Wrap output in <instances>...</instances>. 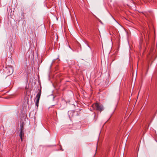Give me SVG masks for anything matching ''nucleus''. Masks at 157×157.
Here are the masks:
<instances>
[{
    "label": "nucleus",
    "instance_id": "4",
    "mask_svg": "<svg viewBox=\"0 0 157 157\" xmlns=\"http://www.w3.org/2000/svg\"><path fill=\"white\" fill-rule=\"evenodd\" d=\"M13 71V68L12 67H7L6 69V72L8 75H11Z\"/></svg>",
    "mask_w": 157,
    "mask_h": 157
},
{
    "label": "nucleus",
    "instance_id": "2",
    "mask_svg": "<svg viewBox=\"0 0 157 157\" xmlns=\"http://www.w3.org/2000/svg\"><path fill=\"white\" fill-rule=\"evenodd\" d=\"M41 90L40 89L39 90V91L38 93L37 94V95H36V101L35 102V104L37 106V107L38 106V104L39 103V100L40 98V95H41Z\"/></svg>",
    "mask_w": 157,
    "mask_h": 157
},
{
    "label": "nucleus",
    "instance_id": "3",
    "mask_svg": "<svg viewBox=\"0 0 157 157\" xmlns=\"http://www.w3.org/2000/svg\"><path fill=\"white\" fill-rule=\"evenodd\" d=\"M20 134L19 136L20 137L21 140L22 141L23 140V137L24 136V134L23 132V124H21L20 126Z\"/></svg>",
    "mask_w": 157,
    "mask_h": 157
},
{
    "label": "nucleus",
    "instance_id": "5",
    "mask_svg": "<svg viewBox=\"0 0 157 157\" xmlns=\"http://www.w3.org/2000/svg\"><path fill=\"white\" fill-rule=\"evenodd\" d=\"M115 108H114L111 111V117L112 116L113 114L114 113L115 111Z\"/></svg>",
    "mask_w": 157,
    "mask_h": 157
},
{
    "label": "nucleus",
    "instance_id": "1",
    "mask_svg": "<svg viewBox=\"0 0 157 157\" xmlns=\"http://www.w3.org/2000/svg\"><path fill=\"white\" fill-rule=\"evenodd\" d=\"M92 107L93 110H96L101 112L104 109L103 105L101 104L96 103L93 104L92 105Z\"/></svg>",
    "mask_w": 157,
    "mask_h": 157
}]
</instances>
